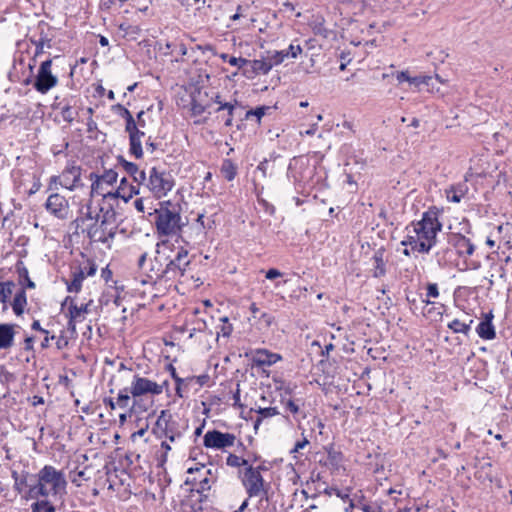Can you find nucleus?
Instances as JSON below:
<instances>
[{
    "instance_id": "obj_1",
    "label": "nucleus",
    "mask_w": 512,
    "mask_h": 512,
    "mask_svg": "<svg viewBox=\"0 0 512 512\" xmlns=\"http://www.w3.org/2000/svg\"><path fill=\"white\" fill-rule=\"evenodd\" d=\"M442 210L436 206H431L422 214L419 221H413L410 224L412 233L419 237L420 253L428 254L437 243V235L442 230V223L439 216Z\"/></svg>"
},
{
    "instance_id": "obj_2",
    "label": "nucleus",
    "mask_w": 512,
    "mask_h": 512,
    "mask_svg": "<svg viewBox=\"0 0 512 512\" xmlns=\"http://www.w3.org/2000/svg\"><path fill=\"white\" fill-rule=\"evenodd\" d=\"M154 224L159 236L175 235L182 229L180 211L171 201H162L154 210Z\"/></svg>"
},
{
    "instance_id": "obj_3",
    "label": "nucleus",
    "mask_w": 512,
    "mask_h": 512,
    "mask_svg": "<svg viewBox=\"0 0 512 512\" xmlns=\"http://www.w3.org/2000/svg\"><path fill=\"white\" fill-rule=\"evenodd\" d=\"M100 212H102L101 221L99 222V215H97L95 222L87 226L86 233L91 241L106 244L113 240L117 233L116 211L109 207L106 210L101 208Z\"/></svg>"
},
{
    "instance_id": "obj_4",
    "label": "nucleus",
    "mask_w": 512,
    "mask_h": 512,
    "mask_svg": "<svg viewBox=\"0 0 512 512\" xmlns=\"http://www.w3.org/2000/svg\"><path fill=\"white\" fill-rule=\"evenodd\" d=\"M174 186L175 178L170 171L162 166H153L149 169L145 187L155 198L165 197Z\"/></svg>"
},
{
    "instance_id": "obj_5",
    "label": "nucleus",
    "mask_w": 512,
    "mask_h": 512,
    "mask_svg": "<svg viewBox=\"0 0 512 512\" xmlns=\"http://www.w3.org/2000/svg\"><path fill=\"white\" fill-rule=\"evenodd\" d=\"M67 482H36L30 486L28 499H52L54 502H62V495L66 492Z\"/></svg>"
},
{
    "instance_id": "obj_6",
    "label": "nucleus",
    "mask_w": 512,
    "mask_h": 512,
    "mask_svg": "<svg viewBox=\"0 0 512 512\" xmlns=\"http://www.w3.org/2000/svg\"><path fill=\"white\" fill-rule=\"evenodd\" d=\"M190 263L191 260L189 258L188 250L183 247H180L175 257L166 264V267L161 272L159 277L165 278L167 280H172L176 279L177 277H181L185 274Z\"/></svg>"
},
{
    "instance_id": "obj_7",
    "label": "nucleus",
    "mask_w": 512,
    "mask_h": 512,
    "mask_svg": "<svg viewBox=\"0 0 512 512\" xmlns=\"http://www.w3.org/2000/svg\"><path fill=\"white\" fill-rule=\"evenodd\" d=\"M61 306L62 308L68 306L66 313L68 318L67 330L71 333L72 337H75L77 335L76 325L86 319L89 304H81L78 306L73 297L67 296Z\"/></svg>"
},
{
    "instance_id": "obj_8",
    "label": "nucleus",
    "mask_w": 512,
    "mask_h": 512,
    "mask_svg": "<svg viewBox=\"0 0 512 512\" xmlns=\"http://www.w3.org/2000/svg\"><path fill=\"white\" fill-rule=\"evenodd\" d=\"M118 173L112 169H104L102 174L91 172L89 174V180L91 181V194L103 196L104 198L110 197L111 192L107 191L105 185L112 186L116 183Z\"/></svg>"
},
{
    "instance_id": "obj_9",
    "label": "nucleus",
    "mask_w": 512,
    "mask_h": 512,
    "mask_svg": "<svg viewBox=\"0 0 512 512\" xmlns=\"http://www.w3.org/2000/svg\"><path fill=\"white\" fill-rule=\"evenodd\" d=\"M52 59H47L40 64L37 75L35 77L33 87L41 94H46L58 83L57 76L51 72Z\"/></svg>"
},
{
    "instance_id": "obj_10",
    "label": "nucleus",
    "mask_w": 512,
    "mask_h": 512,
    "mask_svg": "<svg viewBox=\"0 0 512 512\" xmlns=\"http://www.w3.org/2000/svg\"><path fill=\"white\" fill-rule=\"evenodd\" d=\"M163 392V385H159L157 382L149 380L145 377H141L139 374L133 376L129 393L134 398L133 406L136 404V399L146 394L160 395Z\"/></svg>"
},
{
    "instance_id": "obj_11",
    "label": "nucleus",
    "mask_w": 512,
    "mask_h": 512,
    "mask_svg": "<svg viewBox=\"0 0 512 512\" xmlns=\"http://www.w3.org/2000/svg\"><path fill=\"white\" fill-rule=\"evenodd\" d=\"M44 207L50 215L59 220L67 219L70 213L68 200L57 192H53L48 196Z\"/></svg>"
},
{
    "instance_id": "obj_12",
    "label": "nucleus",
    "mask_w": 512,
    "mask_h": 512,
    "mask_svg": "<svg viewBox=\"0 0 512 512\" xmlns=\"http://www.w3.org/2000/svg\"><path fill=\"white\" fill-rule=\"evenodd\" d=\"M236 436L232 433H223L219 430H209L203 437L206 448L225 449L234 445Z\"/></svg>"
},
{
    "instance_id": "obj_13",
    "label": "nucleus",
    "mask_w": 512,
    "mask_h": 512,
    "mask_svg": "<svg viewBox=\"0 0 512 512\" xmlns=\"http://www.w3.org/2000/svg\"><path fill=\"white\" fill-rule=\"evenodd\" d=\"M178 424L173 420L172 414L168 410H162L158 416L153 432L158 438H164L168 435L178 433Z\"/></svg>"
},
{
    "instance_id": "obj_14",
    "label": "nucleus",
    "mask_w": 512,
    "mask_h": 512,
    "mask_svg": "<svg viewBox=\"0 0 512 512\" xmlns=\"http://www.w3.org/2000/svg\"><path fill=\"white\" fill-rule=\"evenodd\" d=\"M324 449L327 456L324 460L320 459L319 462H323V465L330 470L331 475L340 476L341 473L345 471L342 452L335 450L332 444L326 446Z\"/></svg>"
},
{
    "instance_id": "obj_15",
    "label": "nucleus",
    "mask_w": 512,
    "mask_h": 512,
    "mask_svg": "<svg viewBox=\"0 0 512 512\" xmlns=\"http://www.w3.org/2000/svg\"><path fill=\"white\" fill-rule=\"evenodd\" d=\"M243 484L250 498L258 497L260 502L272 500L274 492L271 482H243Z\"/></svg>"
},
{
    "instance_id": "obj_16",
    "label": "nucleus",
    "mask_w": 512,
    "mask_h": 512,
    "mask_svg": "<svg viewBox=\"0 0 512 512\" xmlns=\"http://www.w3.org/2000/svg\"><path fill=\"white\" fill-rule=\"evenodd\" d=\"M314 490L318 492V496L328 498L336 497L343 502H348L352 489L349 487H338L336 485L329 486L327 482H317V486H315Z\"/></svg>"
},
{
    "instance_id": "obj_17",
    "label": "nucleus",
    "mask_w": 512,
    "mask_h": 512,
    "mask_svg": "<svg viewBox=\"0 0 512 512\" xmlns=\"http://www.w3.org/2000/svg\"><path fill=\"white\" fill-rule=\"evenodd\" d=\"M448 243L460 257H469L475 251V245L471 240L460 233H451L448 237Z\"/></svg>"
},
{
    "instance_id": "obj_18",
    "label": "nucleus",
    "mask_w": 512,
    "mask_h": 512,
    "mask_svg": "<svg viewBox=\"0 0 512 512\" xmlns=\"http://www.w3.org/2000/svg\"><path fill=\"white\" fill-rule=\"evenodd\" d=\"M60 186L73 191L75 188L82 186L81 183V167L76 165H67L61 174Z\"/></svg>"
},
{
    "instance_id": "obj_19",
    "label": "nucleus",
    "mask_w": 512,
    "mask_h": 512,
    "mask_svg": "<svg viewBox=\"0 0 512 512\" xmlns=\"http://www.w3.org/2000/svg\"><path fill=\"white\" fill-rule=\"evenodd\" d=\"M493 319V311L483 313V319L476 327V332L480 338L484 340H492L496 337L495 327L492 323Z\"/></svg>"
},
{
    "instance_id": "obj_20",
    "label": "nucleus",
    "mask_w": 512,
    "mask_h": 512,
    "mask_svg": "<svg viewBox=\"0 0 512 512\" xmlns=\"http://www.w3.org/2000/svg\"><path fill=\"white\" fill-rule=\"evenodd\" d=\"M282 359L281 355L266 349H257L252 354V362L258 367L271 366Z\"/></svg>"
},
{
    "instance_id": "obj_21",
    "label": "nucleus",
    "mask_w": 512,
    "mask_h": 512,
    "mask_svg": "<svg viewBox=\"0 0 512 512\" xmlns=\"http://www.w3.org/2000/svg\"><path fill=\"white\" fill-rule=\"evenodd\" d=\"M15 324H0V350H8L14 345L16 335Z\"/></svg>"
},
{
    "instance_id": "obj_22",
    "label": "nucleus",
    "mask_w": 512,
    "mask_h": 512,
    "mask_svg": "<svg viewBox=\"0 0 512 512\" xmlns=\"http://www.w3.org/2000/svg\"><path fill=\"white\" fill-rule=\"evenodd\" d=\"M139 194V188L130 184L125 177L120 180V184L115 192H111L110 197L122 198L128 202L134 195Z\"/></svg>"
},
{
    "instance_id": "obj_23",
    "label": "nucleus",
    "mask_w": 512,
    "mask_h": 512,
    "mask_svg": "<svg viewBox=\"0 0 512 512\" xmlns=\"http://www.w3.org/2000/svg\"><path fill=\"white\" fill-rule=\"evenodd\" d=\"M384 256H385V250L383 248H379L373 254V257H372L373 268L371 269V271H372V276L374 278L384 277L387 273L386 261L384 259Z\"/></svg>"
},
{
    "instance_id": "obj_24",
    "label": "nucleus",
    "mask_w": 512,
    "mask_h": 512,
    "mask_svg": "<svg viewBox=\"0 0 512 512\" xmlns=\"http://www.w3.org/2000/svg\"><path fill=\"white\" fill-rule=\"evenodd\" d=\"M85 279L84 269L81 265L72 267L71 281H66L67 291L70 293H79L82 288V283Z\"/></svg>"
},
{
    "instance_id": "obj_25",
    "label": "nucleus",
    "mask_w": 512,
    "mask_h": 512,
    "mask_svg": "<svg viewBox=\"0 0 512 512\" xmlns=\"http://www.w3.org/2000/svg\"><path fill=\"white\" fill-rule=\"evenodd\" d=\"M468 191V185L466 184V181H464L448 187L445 190V195L449 202L459 203Z\"/></svg>"
},
{
    "instance_id": "obj_26",
    "label": "nucleus",
    "mask_w": 512,
    "mask_h": 512,
    "mask_svg": "<svg viewBox=\"0 0 512 512\" xmlns=\"http://www.w3.org/2000/svg\"><path fill=\"white\" fill-rule=\"evenodd\" d=\"M27 306V296L25 286L20 287L14 295L11 302V307L16 316H21L24 313L25 307Z\"/></svg>"
},
{
    "instance_id": "obj_27",
    "label": "nucleus",
    "mask_w": 512,
    "mask_h": 512,
    "mask_svg": "<svg viewBox=\"0 0 512 512\" xmlns=\"http://www.w3.org/2000/svg\"><path fill=\"white\" fill-rule=\"evenodd\" d=\"M16 272L18 274V280L21 287L25 286V290L34 289L35 283L30 279L29 272L22 260H18L15 265Z\"/></svg>"
},
{
    "instance_id": "obj_28",
    "label": "nucleus",
    "mask_w": 512,
    "mask_h": 512,
    "mask_svg": "<svg viewBox=\"0 0 512 512\" xmlns=\"http://www.w3.org/2000/svg\"><path fill=\"white\" fill-rule=\"evenodd\" d=\"M220 173L225 180L231 182L238 174V166L231 159L225 158L221 162Z\"/></svg>"
},
{
    "instance_id": "obj_29",
    "label": "nucleus",
    "mask_w": 512,
    "mask_h": 512,
    "mask_svg": "<svg viewBox=\"0 0 512 512\" xmlns=\"http://www.w3.org/2000/svg\"><path fill=\"white\" fill-rule=\"evenodd\" d=\"M275 382V390L279 392L280 398H290L294 397L295 390L297 388L296 383L286 380H274Z\"/></svg>"
},
{
    "instance_id": "obj_30",
    "label": "nucleus",
    "mask_w": 512,
    "mask_h": 512,
    "mask_svg": "<svg viewBox=\"0 0 512 512\" xmlns=\"http://www.w3.org/2000/svg\"><path fill=\"white\" fill-rule=\"evenodd\" d=\"M16 288V283L11 280L2 281L0 279V302L4 304L3 310L7 308L6 303L12 296Z\"/></svg>"
},
{
    "instance_id": "obj_31",
    "label": "nucleus",
    "mask_w": 512,
    "mask_h": 512,
    "mask_svg": "<svg viewBox=\"0 0 512 512\" xmlns=\"http://www.w3.org/2000/svg\"><path fill=\"white\" fill-rule=\"evenodd\" d=\"M53 107L54 109H60V114L65 122L72 123L74 121L76 112L68 101L63 100L60 103H55Z\"/></svg>"
},
{
    "instance_id": "obj_32",
    "label": "nucleus",
    "mask_w": 512,
    "mask_h": 512,
    "mask_svg": "<svg viewBox=\"0 0 512 512\" xmlns=\"http://www.w3.org/2000/svg\"><path fill=\"white\" fill-rule=\"evenodd\" d=\"M248 65H250L251 70H252V72L254 74L266 75L272 69V65L267 60V58L255 59V60H252V61L249 60Z\"/></svg>"
},
{
    "instance_id": "obj_33",
    "label": "nucleus",
    "mask_w": 512,
    "mask_h": 512,
    "mask_svg": "<svg viewBox=\"0 0 512 512\" xmlns=\"http://www.w3.org/2000/svg\"><path fill=\"white\" fill-rule=\"evenodd\" d=\"M38 480H64V474L53 466L46 465L39 471Z\"/></svg>"
},
{
    "instance_id": "obj_34",
    "label": "nucleus",
    "mask_w": 512,
    "mask_h": 512,
    "mask_svg": "<svg viewBox=\"0 0 512 512\" xmlns=\"http://www.w3.org/2000/svg\"><path fill=\"white\" fill-rule=\"evenodd\" d=\"M200 95L201 92L198 91L197 93H193L191 96L190 110L193 116H199L203 114L206 111V109L210 106L209 103H202V101L199 99Z\"/></svg>"
},
{
    "instance_id": "obj_35",
    "label": "nucleus",
    "mask_w": 512,
    "mask_h": 512,
    "mask_svg": "<svg viewBox=\"0 0 512 512\" xmlns=\"http://www.w3.org/2000/svg\"><path fill=\"white\" fill-rule=\"evenodd\" d=\"M57 502H54L52 499H41L36 500L34 503L31 504V511L32 512H56V505Z\"/></svg>"
},
{
    "instance_id": "obj_36",
    "label": "nucleus",
    "mask_w": 512,
    "mask_h": 512,
    "mask_svg": "<svg viewBox=\"0 0 512 512\" xmlns=\"http://www.w3.org/2000/svg\"><path fill=\"white\" fill-rule=\"evenodd\" d=\"M349 505L344 508L345 512H350L353 508H360L366 501L362 491L353 492L351 490L350 498L348 499Z\"/></svg>"
},
{
    "instance_id": "obj_37",
    "label": "nucleus",
    "mask_w": 512,
    "mask_h": 512,
    "mask_svg": "<svg viewBox=\"0 0 512 512\" xmlns=\"http://www.w3.org/2000/svg\"><path fill=\"white\" fill-rule=\"evenodd\" d=\"M236 104H237L236 100H235V104L230 103V102H224V103H220V106L216 109V112H220L222 110H225V112H227V116L224 121V124L226 127H231L233 125V118H234V111H235Z\"/></svg>"
},
{
    "instance_id": "obj_38",
    "label": "nucleus",
    "mask_w": 512,
    "mask_h": 512,
    "mask_svg": "<svg viewBox=\"0 0 512 512\" xmlns=\"http://www.w3.org/2000/svg\"><path fill=\"white\" fill-rule=\"evenodd\" d=\"M280 403L283 406L284 410L287 412H290L292 415H296L300 411L299 402H301L300 399H294V397L290 398H280Z\"/></svg>"
},
{
    "instance_id": "obj_39",
    "label": "nucleus",
    "mask_w": 512,
    "mask_h": 512,
    "mask_svg": "<svg viewBox=\"0 0 512 512\" xmlns=\"http://www.w3.org/2000/svg\"><path fill=\"white\" fill-rule=\"evenodd\" d=\"M472 324L473 320H470L469 323H463L459 319H454L448 324V328L451 329L454 333H462L464 335H468Z\"/></svg>"
},
{
    "instance_id": "obj_40",
    "label": "nucleus",
    "mask_w": 512,
    "mask_h": 512,
    "mask_svg": "<svg viewBox=\"0 0 512 512\" xmlns=\"http://www.w3.org/2000/svg\"><path fill=\"white\" fill-rule=\"evenodd\" d=\"M410 226L406 227V230L408 231L407 236L401 241V245L403 246H410L412 251H417L420 253V246L419 243V237H416L414 233H412V230L409 229Z\"/></svg>"
},
{
    "instance_id": "obj_41",
    "label": "nucleus",
    "mask_w": 512,
    "mask_h": 512,
    "mask_svg": "<svg viewBox=\"0 0 512 512\" xmlns=\"http://www.w3.org/2000/svg\"><path fill=\"white\" fill-rule=\"evenodd\" d=\"M440 295L439 287L437 283H427L426 285V294L425 298L422 299V302L429 305L434 304L433 301H431L432 298H438Z\"/></svg>"
},
{
    "instance_id": "obj_42",
    "label": "nucleus",
    "mask_w": 512,
    "mask_h": 512,
    "mask_svg": "<svg viewBox=\"0 0 512 512\" xmlns=\"http://www.w3.org/2000/svg\"><path fill=\"white\" fill-rule=\"evenodd\" d=\"M117 162H118V165L121 166L124 171L130 175L131 177L134 176V174H137V170L139 169L138 166L133 163V162H129L127 161L123 156L119 155L117 157Z\"/></svg>"
},
{
    "instance_id": "obj_43",
    "label": "nucleus",
    "mask_w": 512,
    "mask_h": 512,
    "mask_svg": "<svg viewBox=\"0 0 512 512\" xmlns=\"http://www.w3.org/2000/svg\"><path fill=\"white\" fill-rule=\"evenodd\" d=\"M129 153L137 159L143 157L142 141L129 138Z\"/></svg>"
},
{
    "instance_id": "obj_44",
    "label": "nucleus",
    "mask_w": 512,
    "mask_h": 512,
    "mask_svg": "<svg viewBox=\"0 0 512 512\" xmlns=\"http://www.w3.org/2000/svg\"><path fill=\"white\" fill-rule=\"evenodd\" d=\"M31 42L35 45V54L34 58L40 56L44 53V47L45 45L50 48L51 47V40L47 38V36H41L38 40H31Z\"/></svg>"
},
{
    "instance_id": "obj_45",
    "label": "nucleus",
    "mask_w": 512,
    "mask_h": 512,
    "mask_svg": "<svg viewBox=\"0 0 512 512\" xmlns=\"http://www.w3.org/2000/svg\"><path fill=\"white\" fill-rule=\"evenodd\" d=\"M221 325L218 327L217 335L223 337H229L233 332V325L229 322L228 317L224 316L220 318Z\"/></svg>"
},
{
    "instance_id": "obj_46",
    "label": "nucleus",
    "mask_w": 512,
    "mask_h": 512,
    "mask_svg": "<svg viewBox=\"0 0 512 512\" xmlns=\"http://www.w3.org/2000/svg\"><path fill=\"white\" fill-rule=\"evenodd\" d=\"M268 110H270V107L268 106H259L254 109H250L246 112L245 118L248 120L252 116H255L257 118V122L259 123L261 118L266 114Z\"/></svg>"
},
{
    "instance_id": "obj_47",
    "label": "nucleus",
    "mask_w": 512,
    "mask_h": 512,
    "mask_svg": "<svg viewBox=\"0 0 512 512\" xmlns=\"http://www.w3.org/2000/svg\"><path fill=\"white\" fill-rule=\"evenodd\" d=\"M266 469L263 466H258L257 468H253L252 466H249L246 468V480H263V476L261 475L260 470Z\"/></svg>"
},
{
    "instance_id": "obj_48",
    "label": "nucleus",
    "mask_w": 512,
    "mask_h": 512,
    "mask_svg": "<svg viewBox=\"0 0 512 512\" xmlns=\"http://www.w3.org/2000/svg\"><path fill=\"white\" fill-rule=\"evenodd\" d=\"M111 109L114 113L123 118L125 121L133 118L131 112L120 103L113 105Z\"/></svg>"
},
{
    "instance_id": "obj_49",
    "label": "nucleus",
    "mask_w": 512,
    "mask_h": 512,
    "mask_svg": "<svg viewBox=\"0 0 512 512\" xmlns=\"http://www.w3.org/2000/svg\"><path fill=\"white\" fill-rule=\"evenodd\" d=\"M128 392H129L128 388H125L119 392L117 401H116L117 406L119 408L125 409L128 407L129 401H130V396H129Z\"/></svg>"
},
{
    "instance_id": "obj_50",
    "label": "nucleus",
    "mask_w": 512,
    "mask_h": 512,
    "mask_svg": "<svg viewBox=\"0 0 512 512\" xmlns=\"http://www.w3.org/2000/svg\"><path fill=\"white\" fill-rule=\"evenodd\" d=\"M226 463L228 466H231V467H240V466L248 465L247 460H245L244 458L239 457L235 454H229V456L226 459Z\"/></svg>"
},
{
    "instance_id": "obj_51",
    "label": "nucleus",
    "mask_w": 512,
    "mask_h": 512,
    "mask_svg": "<svg viewBox=\"0 0 512 512\" xmlns=\"http://www.w3.org/2000/svg\"><path fill=\"white\" fill-rule=\"evenodd\" d=\"M258 414L262 419L264 418H271L273 416L278 415L280 412L277 407H266V408H259L257 410Z\"/></svg>"
},
{
    "instance_id": "obj_52",
    "label": "nucleus",
    "mask_w": 512,
    "mask_h": 512,
    "mask_svg": "<svg viewBox=\"0 0 512 512\" xmlns=\"http://www.w3.org/2000/svg\"><path fill=\"white\" fill-rule=\"evenodd\" d=\"M82 269H84L85 278L88 276L95 275L97 271V265L94 261L87 259L86 264L82 266Z\"/></svg>"
},
{
    "instance_id": "obj_53",
    "label": "nucleus",
    "mask_w": 512,
    "mask_h": 512,
    "mask_svg": "<svg viewBox=\"0 0 512 512\" xmlns=\"http://www.w3.org/2000/svg\"><path fill=\"white\" fill-rule=\"evenodd\" d=\"M431 80H432V77L428 76V75L414 76L411 79V85H414V86H417V87L422 85V84L429 85V82Z\"/></svg>"
},
{
    "instance_id": "obj_54",
    "label": "nucleus",
    "mask_w": 512,
    "mask_h": 512,
    "mask_svg": "<svg viewBox=\"0 0 512 512\" xmlns=\"http://www.w3.org/2000/svg\"><path fill=\"white\" fill-rule=\"evenodd\" d=\"M267 60L270 62V64L272 65V68L274 66H277V65H280L281 63H283L282 59L280 58V55L278 53V51H268L267 52Z\"/></svg>"
},
{
    "instance_id": "obj_55",
    "label": "nucleus",
    "mask_w": 512,
    "mask_h": 512,
    "mask_svg": "<svg viewBox=\"0 0 512 512\" xmlns=\"http://www.w3.org/2000/svg\"><path fill=\"white\" fill-rule=\"evenodd\" d=\"M290 58H297L302 53V47L299 44L291 43L288 49H285Z\"/></svg>"
},
{
    "instance_id": "obj_56",
    "label": "nucleus",
    "mask_w": 512,
    "mask_h": 512,
    "mask_svg": "<svg viewBox=\"0 0 512 512\" xmlns=\"http://www.w3.org/2000/svg\"><path fill=\"white\" fill-rule=\"evenodd\" d=\"M137 174H134L133 181L136 182L138 185H144L146 184L148 177L146 176L145 171L143 170H137ZM139 188V186H137Z\"/></svg>"
},
{
    "instance_id": "obj_57",
    "label": "nucleus",
    "mask_w": 512,
    "mask_h": 512,
    "mask_svg": "<svg viewBox=\"0 0 512 512\" xmlns=\"http://www.w3.org/2000/svg\"><path fill=\"white\" fill-rule=\"evenodd\" d=\"M125 131L129 134V138H131V135L134 134V131L136 132L139 128L134 118H131L127 121H125Z\"/></svg>"
},
{
    "instance_id": "obj_58",
    "label": "nucleus",
    "mask_w": 512,
    "mask_h": 512,
    "mask_svg": "<svg viewBox=\"0 0 512 512\" xmlns=\"http://www.w3.org/2000/svg\"><path fill=\"white\" fill-rule=\"evenodd\" d=\"M61 180V176H51L49 179L47 191H52V193L56 191L58 189V186L60 185L59 182H61Z\"/></svg>"
},
{
    "instance_id": "obj_59",
    "label": "nucleus",
    "mask_w": 512,
    "mask_h": 512,
    "mask_svg": "<svg viewBox=\"0 0 512 512\" xmlns=\"http://www.w3.org/2000/svg\"><path fill=\"white\" fill-rule=\"evenodd\" d=\"M228 62L232 66H238L239 68L248 65L249 60L242 58V57H229Z\"/></svg>"
},
{
    "instance_id": "obj_60",
    "label": "nucleus",
    "mask_w": 512,
    "mask_h": 512,
    "mask_svg": "<svg viewBox=\"0 0 512 512\" xmlns=\"http://www.w3.org/2000/svg\"><path fill=\"white\" fill-rule=\"evenodd\" d=\"M301 484H304V481H301ZM317 484V482H305L306 488L303 489V494L306 495V497L315 498L318 496V492L315 490V492H311L312 488L311 485Z\"/></svg>"
},
{
    "instance_id": "obj_61",
    "label": "nucleus",
    "mask_w": 512,
    "mask_h": 512,
    "mask_svg": "<svg viewBox=\"0 0 512 512\" xmlns=\"http://www.w3.org/2000/svg\"><path fill=\"white\" fill-rule=\"evenodd\" d=\"M396 79L398 83L408 82L411 85L412 76L409 75L408 71H400L396 73Z\"/></svg>"
},
{
    "instance_id": "obj_62",
    "label": "nucleus",
    "mask_w": 512,
    "mask_h": 512,
    "mask_svg": "<svg viewBox=\"0 0 512 512\" xmlns=\"http://www.w3.org/2000/svg\"><path fill=\"white\" fill-rule=\"evenodd\" d=\"M258 203L262 206L265 212L269 213L270 215L274 214L275 207L268 201H266L265 199L258 198Z\"/></svg>"
},
{
    "instance_id": "obj_63",
    "label": "nucleus",
    "mask_w": 512,
    "mask_h": 512,
    "mask_svg": "<svg viewBox=\"0 0 512 512\" xmlns=\"http://www.w3.org/2000/svg\"><path fill=\"white\" fill-rule=\"evenodd\" d=\"M259 319L267 326H271L274 321H275V318L269 314V313H262L259 317Z\"/></svg>"
},
{
    "instance_id": "obj_64",
    "label": "nucleus",
    "mask_w": 512,
    "mask_h": 512,
    "mask_svg": "<svg viewBox=\"0 0 512 512\" xmlns=\"http://www.w3.org/2000/svg\"><path fill=\"white\" fill-rule=\"evenodd\" d=\"M283 275L282 272H280L278 269L271 268L266 272L265 277L269 280L276 279L278 277H281Z\"/></svg>"
}]
</instances>
